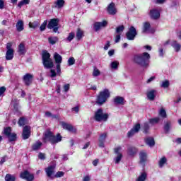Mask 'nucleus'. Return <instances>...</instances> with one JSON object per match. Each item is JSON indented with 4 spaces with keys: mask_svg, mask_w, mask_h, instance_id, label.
Masks as SVG:
<instances>
[{
    "mask_svg": "<svg viewBox=\"0 0 181 181\" xmlns=\"http://www.w3.org/2000/svg\"><path fill=\"white\" fill-rule=\"evenodd\" d=\"M108 98H110V90L108 89H105L99 93V95L97 98L96 104H98V105H103Z\"/></svg>",
    "mask_w": 181,
    "mask_h": 181,
    "instance_id": "39448f33",
    "label": "nucleus"
},
{
    "mask_svg": "<svg viewBox=\"0 0 181 181\" xmlns=\"http://www.w3.org/2000/svg\"><path fill=\"white\" fill-rule=\"evenodd\" d=\"M40 25V23L38 21H34L33 23H29V28H31L33 29H36Z\"/></svg>",
    "mask_w": 181,
    "mask_h": 181,
    "instance_id": "58836bf2",
    "label": "nucleus"
},
{
    "mask_svg": "<svg viewBox=\"0 0 181 181\" xmlns=\"http://www.w3.org/2000/svg\"><path fill=\"white\" fill-rule=\"evenodd\" d=\"M149 30H151V23L149 22L144 23L142 33H149Z\"/></svg>",
    "mask_w": 181,
    "mask_h": 181,
    "instance_id": "5701e85b",
    "label": "nucleus"
},
{
    "mask_svg": "<svg viewBox=\"0 0 181 181\" xmlns=\"http://www.w3.org/2000/svg\"><path fill=\"white\" fill-rule=\"evenodd\" d=\"M62 176H64V173L62 171H59L55 175V177H62Z\"/></svg>",
    "mask_w": 181,
    "mask_h": 181,
    "instance_id": "13d9d810",
    "label": "nucleus"
},
{
    "mask_svg": "<svg viewBox=\"0 0 181 181\" xmlns=\"http://www.w3.org/2000/svg\"><path fill=\"white\" fill-rule=\"evenodd\" d=\"M57 76V74L56 73V71L54 69H51L50 70V77H56Z\"/></svg>",
    "mask_w": 181,
    "mask_h": 181,
    "instance_id": "052dcab7",
    "label": "nucleus"
},
{
    "mask_svg": "<svg viewBox=\"0 0 181 181\" xmlns=\"http://www.w3.org/2000/svg\"><path fill=\"white\" fill-rule=\"evenodd\" d=\"M153 80H155V76H151L146 81L147 84H149V83H151V81H153Z\"/></svg>",
    "mask_w": 181,
    "mask_h": 181,
    "instance_id": "774afa93",
    "label": "nucleus"
},
{
    "mask_svg": "<svg viewBox=\"0 0 181 181\" xmlns=\"http://www.w3.org/2000/svg\"><path fill=\"white\" fill-rule=\"evenodd\" d=\"M59 40V38L57 37H49L48 38V42L49 45H56Z\"/></svg>",
    "mask_w": 181,
    "mask_h": 181,
    "instance_id": "72a5a7b5",
    "label": "nucleus"
},
{
    "mask_svg": "<svg viewBox=\"0 0 181 181\" xmlns=\"http://www.w3.org/2000/svg\"><path fill=\"white\" fill-rule=\"evenodd\" d=\"M148 155L145 151H142L139 153L140 163L144 164L146 162V158Z\"/></svg>",
    "mask_w": 181,
    "mask_h": 181,
    "instance_id": "4be33fe9",
    "label": "nucleus"
},
{
    "mask_svg": "<svg viewBox=\"0 0 181 181\" xmlns=\"http://www.w3.org/2000/svg\"><path fill=\"white\" fill-rule=\"evenodd\" d=\"M59 25V20L54 18L51 19L47 25L48 29H53V32L55 33L59 30V27H57Z\"/></svg>",
    "mask_w": 181,
    "mask_h": 181,
    "instance_id": "1a4fd4ad",
    "label": "nucleus"
},
{
    "mask_svg": "<svg viewBox=\"0 0 181 181\" xmlns=\"http://www.w3.org/2000/svg\"><path fill=\"white\" fill-rule=\"evenodd\" d=\"M20 177L21 179H24V180H26V181L35 180V175H33V173H30L28 170H24L23 172H21L20 174Z\"/></svg>",
    "mask_w": 181,
    "mask_h": 181,
    "instance_id": "6e6552de",
    "label": "nucleus"
},
{
    "mask_svg": "<svg viewBox=\"0 0 181 181\" xmlns=\"http://www.w3.org/2000/svg\"><path fill=\"white\" fill-rule=\"evenodd\" d=\"M16 26L18 32H22V30H23V21L19 20Z\"/></svg>",
    "mask_w": 181,
    "mask_h": 181,
    "instance_id": "c756f323",
    "label": "nucleus"
},
{
    "mask_svg": "<svg viewBox=\"0 0 181 181\" xmlns=\"http://www.w3.org/2000/svg\"><path fill=\"white\" fill-rule=\"evenodd\" d=\"M110 115L108 113L104 112L103 109H98L96 112H95L94 119L98 122H105L107 121Z\"/></svg>",
    "mask_w": 181,
    "mask_h": 181,
    "instance_id": "20e7f679",
    "label": "nucleus"
},
{
    "mask_svg": "<svg viewBox=\"0 0 181 181\" xmlns=\"http://www.w3.org/2000/svg\"><path fill=\"white\" fill-rule=\"evenodd\" d=\"M146 144L148 145V146H155V140L152 137H149L146 139Z\"/></svg>",
    "mask_w": 181,
    "mask_h": 181,
    "instance_id": "473e14b6",
    "label": "nucleus"
},
{
    "mask_svg": "<svg viewBox=\"0 0 181 181\" xmlns=\"http://www.w3.org/2000/svg\"><path fill=\"white\" fill-rule=\"evenodd\" d=\"M159 115L160 117H162L163 118H166V110H165V109L162 108L160 111H159Z\"/></svg>",
    "mask_w": 181,
    "mask_h": 181,
    "instance_id": "8fccbe9b",
    "label": "nucleus"
},
{
    "mask_svg": "<svg viewBox=\"0 0 181 181\" xmlns=\"http://www.w3.org/2000/svg\"><path fill=\"white\" fill-rule=\"evenodd\" d=\"M93 28H94V30H95V32H98V30H100V29H101L102 27L100 25L99 22H95L94 23Z\"/></svg>",
    "mask_w": 181,
    "mask_h": 181,
    "instance_id": "09e8293b",
    "label": "nucleus"
},
{
    "mask_svg": "<svg viewBox=\"0 0 181 181\" xmlns=\"http://www.w3.org/2000/svg\"><path fill=\"white\" fill-rule=\"evenodd\" d=\"M47 25V21H45L40 27V30L41 32H43V30H45V29H46V25Z\"/></svg>",
    "mask_w": 181,
    "mask_h": 181,
    "instance_id": "3c124183",
    "label": "nucleus"
},
{
    "mask_svg": "<svg viewBox=\"0 0 181 181\" xmlns=\"http://www.w3.org/2000/svg\"><path fill=\"white\" fill-rule=\"evenodd\" d=\"M23 139H29L30 136V127L25 126L23 129L22 134Z\"/></svg>",
    "mask_w": 181,
    "mask_h": 181,
    "instance_id": "dca6fc26",
    "label": "nucleus"
},
{
    "mask_svg": "<svg viewBox=\"0 0 181 181\" xmlns=\"http://www.w3.org/2000/svg\"><path fill=\"white\" fill-rule=\"evenodd\" d=\"M107 13L109 15H116L117 14V8H115V4L110 3L107 6Z\"/></svg>",
    "mask_w": 181,
    "mask_h": 181,
    "instance_id": "f3484780",
    "label": "nucleus"
},
{
    "mask_svg": "<svg viewBox=\"0 0 181 181\" xmlns=\"http://www.w3.org/2000/svg\"><path fill=\"white\" fill-rule=\"evenodd\" d=\"M169 86H170V83L169 82V81L165 80L162 82L160 87H162L163 88H168Z\"/></svg>",
    "mask_w": 181,
    "mask_h": 181,
    "instance_id": "37998d69",
    "label": "nucleus"
},
{
    "mask_svg": "<svg viewBox=\"0 0 181 181\" xmlns=\"http://www.w3.org/2000/svg\"><path fill=\"white\" fill-rule=\"evenodd\" d=\"M146 177H148V174L144 172L138 177L136 181H146Z\"/></svg>",
    "mask_w": 181,
    "mask_h": 181,
    "instance_id": "2f4dec72",
    "label": "nucleus"
},
{
    "mask_svg": "<svg viewBox=\"0 0 181 181\" xmlns=\"http://www.w3.org/2000/svg\"><path fill=\"white\" fill-rule=\"evenodd\" d=\"M156 93V90H151L148 92H147V98L148 100H149L150 101H153V100H155V98L156 97V95H155Z\"/></svg>",
    "mask_w": 181,
    "mask_h": 181,
    "instance_id": "412c9836",
    "label": "nucleus"
},
{
    "mask_svg": "<svg viewBox=\"0 0 181 181\" xmlns=\"http://www.w3.org/2000/svg\"><path fill=\"white\" fill-rule=\"evenodd\" d=\"M124 29H125V27H124V25H119L117 27L116 33H117V35H121L122 32H124Z\"/></svg>",
    "mask_w": 181,
    "mask_h": 181,
    "instance_id": "a19ab883",
    "label": "nucleus"
},
{
    "mask_svg": "<svg viewBox=\"0 0 181 181\" xmlns=\"http://www.w3.org/2000/svg\"><path fill=\"white\" fill-rule=\"evenodd\" d=\"M136 35H138V33H136V29L135 28V27L132 26L129 28V31L126 33V37L128 40H134Z\"/></svg>",
    "mask_w": 181,
    "mask_h": 181,
    "instance_id": "9d476101",
    "label": "nucleus"
},
{
    "mask_svg": "<svg viewBox=\"0 0 181 181\" xmlns=\"http://www.w3.org/2000/svg\"><path fill=\"white\" fill-rule=\"evenodd\" d=\"M74 63H76V59H74V57H70L68 59L69 66H73V64H74Z\"/></svg>",
    "mask_w": 181,
    "mask_h": 181,
    "instance_id": "603ef678",
    "label": "nucleus"
},
{
    "mask_svg": "<svg viewBox=\"0 0 181 181\" xmlns=\"http://www.w3.org/2000/svg\"><path fill=\"white\" fill-rule=\"evenodd\" d=\"M39 159H41L42 160H45L46 159V155L43 153H40L38 155Z\"/></svg>",
    "mask_w": 181,
    "mask_h": 181,
    "instance_id": "4d7b16f0",
    "label": "nucleus"
},
{
    "mask_svg": "<svg viewBox=\"0 0 181 181\" xmlns=\"http://www.w3.org/2000/svg\"><path fill=\"white\" fill-rule=\"evenodd\" d=\"M144 134H148L149 132V123L145 122L143 125Z\"/></svg>",
    "mask_w": 181,
    "mask_h": 181,
    "instance_id": "4c0bfd02",
    "label": "nucleus"
},
{
    "mask_svg": "<svg viewBox=\"0 0 181 181\" xmlns=\"http://www.w3.org/2000/svg\"><path fill=\"white\" fill-rule=\"evenodd\" d=\"M136 152H138V149L134 146L129 147L127 149V153L129 156H134L136 155Z\"/></svg>",
    "mask_w": 181,
    "mask_h": 181,
    "instance_id": "b1692460",
    "label": "nucleus"
},
{
    "mask_svg": "<svg viewBox=\"0 0 181 181\" xmlns=\"http://www.w3.org/2000/svg\"><path fill=\"white\" fill-rule=\"evenodd\" d=\"M74 36H76L74 33H70L67 37V40H69V42H71L74 39Z\"/></svg>",
    "mask_w": 181,
    "mask_h": 181,
    "instance_id": "864d4df0",
    "label": "nucleus"
},
{
    "mask_svg": "<svg viewBox=\"0 0 181 181\" xmlns=\"http://www.w3.org/2000/svg\"><path fill=\"white\" fill-rule=\"evenodd\" d=\"M119 40H121V34H117L115 36V43H118L119 42Z\"/></svg>",
    "mask_w": 181,
    "mask_h": 181,
    "instance_id": "680f3d73",
    "label": "nucleus"
},
{
    "mask_svg": "<svg viewBox=\"0 0 181 181\" xmlns=\"http://www.w3.org/2000/svg\"><path fill=\"white\" fill-rule=\"evenodd\" d=\"M160 119L159 117L149 119V123L152 124H158V122H159Z\"/></svg>",
    "mask_w": 181,
    "mask_h": 181,
    "instance_id": "a18cd8bd",
    "label": "nucleus"
},
{
    "mask_svg": "<svg viewBox=\"0 0 181 181\" xmlns=\"http://www.w3.org/2000/svg\"><path fill=\"white\" fill-rule=\"evenodd\" d=\"M18 53L19 54H25L26 53V48L23 43H21L18 46Z\"/></svg>",
    "mask_w": 181,
    "mask_h": 181,
    "instance_id": "c85d7f7f",
    "label": "nucleus"
},
{
    "mask_svg": "<svg viewBox=\"0 0 181 181\" xmlns=\"http://www.w3.org/2000/svg\"><path fill=\"white\" fill-rule=\"evenodd\" d=\"M114 103L115 105H124L125 104V99L122 96H116L114 98Z\"/></svg>",
    "mask_w": 181,
    "mask_h": 181,
    "instance_id": "6ab92c4d",
    "label": "nucleus"
},
{
    "mask_svg": "<svg viewBox=\"0 0 181 181\" xmlns=\"http://www.w3.org/2000/svg\"><path fill=\"white\" fill-rule=\"evenodd\" d=\"M4 134L6 135V136H8L10 134H12V129L11 127H6L4 130Z\"/></svg>",
    "mask_w": 181,
    "mask_h": 181,
    "instance_id": "79ce46f5",
    "label": "nucleus"
},
{
    "mask_svg": "<svg viewBox=\"0 0 181 181\" xmlns=\"http://www.w3.org/2000/svg\"><path fill=\"white\" fill-rule=\"evenodd\" d=\"M26 122V119L25 117H21L18 120V125L20 127H23Z\"/></svg>",
    "mask_w": 181,
    "mask_h": 181,
    "instance_id": "de8ad7c7",
    "label": "nucleus"
},
{
    "mask_svg": "<svg viewBox=\"0 0 181 181\" xmlns=\"http://www.w3.org/2000/svg\"><path fill=\"white\" fill-rule=\"evenodd\" d=\"M6 60H12L13 59V49H12V43L6 44Z\"/></svg>",
    "mask_w": 181,
    "mask_h": 181,
    "instance_id": "9b49d317",
    "label": "nucleus"
},
{
    "mask_svg": "<svg viewBox=\"0 0 181 181\" xmlns=\"http://www.w3.org/2000/svg\"><path fill=\"white\" fill-rule=\"evenodd\" d=\"M44 142H47L49 141L52 145L58 144V142H62V135L58 134L56 136L53 135V133L50 130H47L44 134L43 137Z\"/></svg>",
    "mask_w": 181,
    "mask_h": 181,
    "instance_id": "f03ea898",
    "label": "nucleus"
},
{
    "mask_svg": "<svg viewBox=\"0 0 181 181\" xmlns=\"http://www.w3.org/2000/svg\"><path fill=\"white\" fill-rule=\"evenodd\" d=\"M62 127L64 128V129H66L69 132H72V134H76V132H77V129L74 128L73 125L67 124L64 122H62Z\"/></svg>",
    "mask_w": 181,
    "mask_h": 181,
    "instance_id": "4468645a",
    "label": "nucleus"
},
{
    "mask_svg": "<svg viewBox=\"0 0 181 181\" xmlns=\"http://www.w3.org/2000/svg\"><path fill=\"white\" fill-rule=\"evenodd\" d=\"M69 90H70V84L66 83L65 85H64V90L65 93H67V91H69Z\"/></svg>",
    "mask_w": 181,
    "mask_h": 181,
    "instance_id": "bf43d9fd",
    "label": "nucleus"
},
{
    "mask_svg": "<svg viewBox=\"0 0 181 181\" xmlns=\"http://www.w3.org/2000/svg\"><path fill=\"white\" fill-rule=\"evenodd\" d=\"M110 41H107V44L104 47V50H108V48L110 47Z\"/></svg>",
    "mask_w": 181,
    "mask_h": 181,
    "instance_id": "338daca9",
    "label": "nucleus"
},
{
    "mask_svg": "<svg viewBox=\"0 0 181 181\" xmlns=\"http://www.w3.org/2000/svg\"><path fill=\"white\" fill-rule=\"evenodd\" d=\"M45 172L48 177H52V175L54 173V166L53 165L49 166L47 168L45 169Z\"/></svg>",
    "mask_w": 181,
    "mask_h": 181,
    "instance_id": "393cba45",
    "label": "nucleus"
},
{
    "mask_svg": "<svg viewBox=\"0 0 181 181\" xmlns=\"http://www.w3.org/2000/svg\"><path fill=\"white\" fill-rule=\"evenodd\" d=\"M30 2V0H21L18 3V6L21 9V8H22L24 5H29Z\"/></svg>",
    "mask_w": 181,
    "mask_h": 181,
    "instance_id": "f704fd0d",
    "label": "nucleus"
},
{
    "mask_svg": "<svg viewBox=\"0 0 181 181\" xmlns=\"http://www.w3.org/2000/svg\"><path fill=\"white\" fill-rule=\"evenodd\" d=\"M149 16L150 18L154 21L159 19V18H160V9H159V8L151 9Z\"/></svg>",
    "mask_w": 181,
    "mask_h": 181,
    "instance_id": "f8f14e48",
    "label": "nucleus"
},
{
    "mask_svg": "<svg viewBox=\"0 0 181 181\" xmlns=\"http://www.w3.org/2000/svg\"><path fill=\"white\" fill-rule=\"evenodd\" d=\"M54 59L57 64V74H58V76H60V73L62 71V69L60 67H61L62 62H63V57H62V56L59 54V53L55 52L54 54Z\"/></svg>",
    "mask_w": 181,
    "mask_h": 181,
    "instance_id": "0eeeda50",
    "label": "nucleus"
},
{
    "mask_svg": "<svg viewBox=\"0 0 181 181\" xmlns=\"http://www.w3.org/2000/svg\"><path fill=\"white\" fill-rule=\"evenodd\" d=\"M64 6V0H57L54 3V6H53V8H57L58 9H60Z\"/></svg>",
    "mask_w": 181,
    "mask_h": 181,
    "instance_id": "a878e982",
    "label": "nucleus"
},
{
    "mask_svg": "<svg viewBox=\"0 0 181 181\" xmlns=\"http://www.w3.org/2000/svg\"><path fill=\"white\" fill-rule=\"evenodd\" d=\"M119 65V62L117 61H114L111 63L110 66L111 69H114L115 70H117L118 69V66Z\"/></svg>",
    "mask_w": 181,
    "mask_h": 181,
    "instance_id": "c03bdc74",
    "label": "nucleus"
},
{
    "mask_svg": "<svg viewBox=\"0 0 181 181\" xmlns=\"http://www.w3.org/2000/svg\"><path fill=\"white\" fill-rule=\"evenodd\" d=\"M42 64L45 69H53V60L50 58V54L47 51L42 53Z\"/></svg>",
    "mask_w": 181,
    "mask_h": 181,
    "instance_id": "7ed1b4c3",
    "label": "nucleus"
},
{
    "mask_svg": "<svg viewBox=\"0 0 181 181\" xmlns=\"http://www.w3.org/2000/svg\"><path fill=\"white\" fill-rule=\"evenodd\" d=\"M140 129H141V124L139 123L136 124L133 127V128L129 132H128L127 136L129 138L134 136L135 134H138L139 132Z\"/></svg>",
    "mask_w": 181,
    "mask_h": 181,
    "instance_id": "ddd939ff",
    "label": "nucleus"
},
{
    "mask_svg": "<svg viewBox=\"0 0 181 181\" xmlns=\"http://www.w3.org/2000/svg\"><path fill=\"white\" fill-rule=\"evenodd\" d=\"M166 162H168V159L166 158V157L165 156L162 157L158 161L159 168H163Z\"/></svg>",
    "mask_w": 181,
    "mask_h": 181,
    "instance_id": "7c9ffc66",
    "label": "nucleus"
},
{
    "mask_svg": "<svg viewBox=\"0 0 181 181\" xmlns=\"http://www.w3.org/2000/svg\"><path fill=\"white\" fill-rule=\"evenodd\" d=\"M100 28H105L107 25H108V22L107 21H103L102 22H98Z\"/></svg>",
    "mask_w": 181,
    "mask_h": 181,
    "instance_id": "5fc2aeb1",
    "label": "nucleus"
},
{
    "mask_svg": "<svg viewBox=\"0 0 181 181\" xmlns=\"http://www.w3.org/2000/svg\"><path fill=\"white\" fill-rule=\"evenodd\" d=\"M170 45L172 46V47H173V49H175V52H179L180 50L181 45H180V44L177 43V41H175V40L172 41Z\"/></svg>",
    "mask_w": 181,
    "mask_h": 181,
    "instance_id": "bb28decb",
    "label": "nucleus"
},
{
    "mask_svg": "<svg viewBox=\"0 0 181 181\" xmlns=\"http://www.w3.org/2000/svg\"><path fill=\"white\" fill-rule=\"evenodd\" d=\"M83 33H84L83 32V30H81V29H80V28L77 29L76 37H77L78 40H80V39H81V37H83Z\"/></svg>",
    "mask_w": 181,
    "mask_h": 181,
    "instance_id": "ea45409f",
    "label": "nucleus"
},
{
    "mask_svg": "<svg viewBox=\"0 0 181 181\" xmlns=\"http://www.w3.org/2000/svg\"><path fill=\"white\" fill-rule=\"evenodd\" d=\"M33 79V75L30 74H26L23 76V80L25 86H30L32 84V80Z\"/></svg>",
    "mask_w": 181,
    "mask_h": 181,
    "instance_id": "2eb2a0df",
    "label": "nucleus"
},
{
    "mask_svg": "<svg viewBox=\"0 0 181 181\" xmlns=\"http://www.w3.org/2000/svg\"><path fill=\"white\" fill-rule=\"evenodd\" d=\"M133 60L136 64L141 67H148L149 66V60H151V54L148 52L136 54L134 56Z\"/></svg>",
    "mask_w": 181,
    "mask_h": 181,
    "instance_id": "f257e3e1",
    "label": "nucleus"
},
{
    "mask_svg": "<svg viewBox=\"0 0 181 181\" xmlns=\"http://www.w3.org/2000/svg\"><path fill=\"white\" fill-rule=\"evenodd\" d=\"M172 125H173V123L170 120H168L167 122H165L164 131L165 134H169L170 129H172Z\"/></svg>",
    "mask_w": 181,
    "mask_h": 181,
    "instance_id": "aec40b11",
    "label": "nucleus"
},
{
    "mask_svg": "<svg viewBox=\"0 0 181 181\" xmlns=\"http://www.w3.org/2000/svg\"><path fill=\"white\" fill-rule=\"evenodd\" d=\"M5 91H6V88L5 86L0 87V97L1 95H4Z\"/></svg>",
    "mask_w": 181,
    "mask_h": 181,
    "instance_id": "6e6d98bb",
    "label": "nucleus"
},
{
    "mask_svg": "<svg viewBox=\"0 0 181 181\" xmlns=\"http://www.w3.org/2000/svg\"><path fill=\"white\" fill-rule=\"evenodd\" d=\"M100 74H101V72L100 71V70H98V69H97V68H94L93 71V77H98V76H100Z\"/></svg>",
    "mask_w": 181,
    "mask_h": 181,
    "instance_id": "49530a36",
    "label": "nucleus"
},
{
    "mask_svg": "<svg viewBox=\"0 0 181 181\" xmlns=\"http://www.w3.org/2000/svg\"><path fill=\"white\" fill-rule=\"evenodd\" d=\"M88 90H93L95 91L97 90V86L95 85L90 86V85L87 86Z\"/></svg>",
    "mask_w": 181,
    "mask_h": 181,
    "instance_id": "e2e57ef3",
    "label": "nucleus"
},
{
    "mask_svg": "<svg viewBox=\"0 0 181 181\" xmlns=\"http://www.w3.org/2000/svg\"><path fill=\"white\" fill-rule=\"evenodd\" d=\"M7 138L8 139L9 142H13L16 141V134L15 133H11Z\"/></svg>",
    "mask_w": 181,
    "mask_h": 181,
    "instance_id": "c9c22d12",
    "label": "nucleus"
},
{
    "mask_svg": "<svg viewBox=\"0 0 181 181\" xmlns=\"http://www.w3.org/2000/svg\"><path fill=\"white\" fill-rule=\"evenodd\" d=\"M13 107H14L15 111H16V112H19V110H20L19 105L15 104L13 105Z\"/></svg>",
    "mask_w": 181,
    "mask_h": 181,
    "instance_id": "0e129e2a",
    "label": "nucleus"
},
{
    "mask_svg": "<svg viewBox=\"0 0 181 181\" xmlns=\"http://www.w3.org/2000/svg\"><path fill=\"white\" fill-rule=\"evenodd\" d=\"M43 145V144L40 141H37L35 142L33 146H32V148L33 151H39V149L40 148H42V146Z\"/></svg>",
    "mask_w": 181,
    "mask_h": 181,
    "instance_id": "cd10ccee",
    "label": "nucleus"
},
{
    "mask_svg": "<svg viewBox=\"0 0 181 181\" xmlns=\"http://www.w3.org/2000/svg\"><path fill=\"white\" fill-rule=\"evenodd\" d=\"M122 147L119 146L114 148V153L116 156L114 158L113 160L116 165H118L121 162V159H122Z\"/></svg>",
    "mask_w": 181,
    "mask_h": 181,
    "instance_id": "423d86ee",
    "label": "nucleus"
},
{
    "mask_svg": "<svg viewBox=\"0 0 181 181\" xmlns=\"http://www.w3.org/2000/svg\"><path fill=\"white\" fill-rule=\"evenodd\" d=\"M16 177L14 175H12L11 174H6V177H5V180L6 181H15L16 180Z\"/></svg>",
    "mask_w": 181,
    "mask_h": 181,
    "instance_id": "e433bc0d",
    "label": "nucleus"
},
{
    "mask_svg": "<svg viewBox=\"0 0 181 181\" xmlns=\"http://www.w3.org/2000/svg\"><path fill=\"white\" fill-rule=\"evenodd\" d=\"M105 138H107V133H103L100 134L98 139V146L100 148H104L105 145L104 144L105 143Z\"/></svg>",
    "mask_w": 181,
    "mask_h": 181,
    "instance_id": "a211bd4d",
    "label": "nucleus"
},
{
    "mask_svg": "<svg viewBox=\"0 0 181 181\" xmlns=\"http://www.w3.org/2000/svg\"><path fill=\"white\" fill-rule=\"evenodd\" d=\"M158 52H159V57H163V48H160Z\"/></svg>",
    "mask_w": 181,
    "mask_h": 181,
    "instance_id": "69168bd1",
    "label": "nucleus"
}]
</instances>
